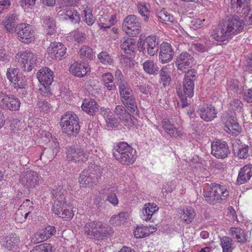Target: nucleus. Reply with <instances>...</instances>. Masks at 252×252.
Returning <instances> with one entry per match:
<instances>
[{"label": "nucleus", "instance_id": "6e6552de", "mask_svg": "<svg viewBox=\"0 0 252 252\" xmlns=\"http://www.w3.org/2000/svg\"><path fill=\"white\" fill-rule=\"evenodd\" d=\"M52 197L54 200L52 210L55 214H59L63 207L67 206L66 191L63 186L55 187L52 190Z\"/></svg>", "mask_w": 252, "mask_h": 252}, {"label": "nucleus", "instance_id": "0eeeda50", "mask_svg": "<svg viewBox=\"0 0 252 252\" xmlns=\"http://www.w3.org/2000/svg\"><path fill=\"white\" fill-rule=\"evenodd\" d=\"M120 95L125 108L135 110L137 109L133 93L128 83L118 85Z\"/></svg>", "mask_w": 252, "mask_h": 252}, {"label": "nucleus", "instance_id": "79ce46f5", "mask_svg": "<svg viewBox=\"0 0 252 252\" xmlns=\"http://www.w3.org/2000/svg\"><path fill=\"white\" fill-rule=\"evenodd\" d=\"M44 27L46 28L48 34H52L55 32L56 24L53 18L46 17L44 23Z\"/></svg>", "mask_w": 252, "mask_h": 252}, {"label": "nucleus", "instance_id": "774afa93", "mask_svg": "<svg viewBox=\"0 0 252 252\" xmlns=\"http://www.w3.org/2000/svg\"><path fill=\"white\" fill-rule=\"evenodd\" d=\"M46 240L42 232L36 233L32 237V241L34 243H39Z\"/></svg>", "mask_w": 252, "mask_h": 252}, {"label": "nucleus", "instance_id": "5701e85b", "mask_svg": "<svg viewBox=\"0 0 252 252\" xmlns=\"http://www.w3.org/2000/svg\"><path fill=\"white\" fill-rule=\"evenodd\" d=\"M17 23V16L15 14H11L7 16L2 21L6 32L13 33L17 30L16 23Z\"/></svg>", "mask_w": 252, "mask_h": 252}, {"label": "nucleus", "instance_id": "2f4dec72", "mask_svg": "<svg viewBox=\"0 0 252 252\" xmlns=\"http://www.w3.org/2000/svg\"><path fill=\"white\" fill-rule=\"evenodd\" d=\"M230 233L232 238L236 239L238 243L244 242L246 240L244 231L239 227H231Z\"/></svg>", "mask_w": 252, "mask_h": 252}, {"label": "nucleus", "instance_id": "9d476101", "mask_svg": "<svg viewBox=\"0 0 252 252\" xmlns=\"http://www.w3.org/2000/svg\"><path fill=\"white\" fill-rule=\"evenodd\" d=\"M210 189L214 193L213 197H207L208 203L214 204L220 200L225 199L229 195V191L226 187L222 185L217 183H211Z\"/></svg>", "mask_w": 252, "mask_h": 252}, {"label": "nucleus", "instance_id": "4be33fe9", "mask_svg": "<svg viewBox=\"0 0 252 252\" xmlns=\"http://www.w3.org/2000/svg\"><path fill=\"white\" fill-rule=\"evenodd\" d=\"M172 123L173 121L171 120L164 119L162 121V127L171 137L177 138L181 136L182 131L176 128Z\"/></svg>", "mask_w": 252, "mask_h": 252}, {"label": "nucleus", "instance_id": "7ed1b4c3", "mask_svg": "<svg viewBox=\"0 0 252 252\" xmlns=\"http://www.w3.org/2000/svg\"><path fill=\"white\" fill-rule=\"evenodd\" d=\"M60 126L68 136H76L79 132V118L72 111H67L62 117Z\"/></svg>", "mask_w": 252, "mask_h": 252}, {"label": "nucleus", "instance_id": "4c0bfd02", "mask_svg": "<svg viewBox=\"0 0 252 252\" xmlns=\"http://www.w3.org/2000/svg\"><path fill=\"white\" fill-rule=\"evenodd\" d=\"M104 117L105 119L107 126L110 127H114L117 126V119L116 115L112 111H105Z\"/></svg>", "mask_w": 252, "mask_h": 252}, {"label": "nucleus", "instance_id": "2eb2a0df", "mask_svg": "<svg viewBox=\"0 0 252 252\" xmlns=\"http://www.w3.org/2000/svg\"><path fill=\"white\" fill-rule=\"evenodd\" d=\"M195 63L194 59L187 52H184L181 54L177 57L175 62L178 69L183 72H186Z\"/></svg>", "mask_w": 252, "mask_h": 252}, {"label": "nucleus", "instance_id": "1a4fd4ad", "mask_svg": "<svg viewBox=\"0 0 252 252\" xmlns=\"http://www.w3.org/2000/svg\"><path fill=\"white\" fill-rule=\"evenodd\" d=\"M66 158L67 160L74 162H85L88 158V154L79 146H69L65 148Z\"/></svg>", "mask_w": 252, "mask_h": 252}, {"label": "nucleus", "instance_id": "c03bdc74", "mask_svg": "<svg viewBox=\"0 0 252 252\" xmlns=\"http://www.w3.org/2000/svg\"><path fill=\"white\" fill-rule=\"evenodd\" d=\"M98 107L99 106L96 101L89 98L84 99L81 105L82 110H84L85 109H89V110H98Z\"/></svg>", "mask_w": 252, "mask_h": 252}, {"label": "nucleus", "instance_id": "f03ea898", "mask_svg": "<svg viewBox=\"0 0 252 252\" xmlns=\"http://www.w3.org/2000/svg\"><path fill=\"white\" fill-rule=\"evenodd\" d=\"M136 151L126 142H121L114 146L113 155L115 158L123 164H132L135 160Z\"/></svg>", "mask_w": 252, "mask_h": 252}, {"label": "nucleus", "instance_id": "f257e3e1", "mask_svg": "<svg viewBox=\"0 0 252 252\" xmlns=\"http://www.w3.org/2000/svg\"><path fill=\"white\" fill-rule=\"evenodd\" d=\"M245 24L237 16L223 20L212 33L213 38L223 42L243 32Z\"/></svg>", "mask_w": 252, "mask_h": 252}, {"label": "nucleus", "instance_id": "6ab92c4d", "mask_svg": "<svg viewBox=\"0 0 252 252\" xmlns=\"http://www.w3.org/2000/svg\"><path fill=\"white\" fill-rule=\"evenodd\" d=\"M252 177V164H248L241 168L237 177L236 183L240 185L248 182Z\"/></svg>", "mask_w": 252, "mask_h": 252}, {"label": "nucleus", "instance_id": "473e14b6", "mask_svg": "<svg viewBox=\"0 0 252 252\" xmlns=\"http://www.w3.org/2000/svg\"><path fill=\"white\" fill-rule=\"evenodd\" d=\"M84 171H87L90 174L91 177L93 178L94 180H96L98 182L101 175V169L99 166L96 164H91L88 166L87 169L84 170Z\"/></svg>", "mask_w": 252, "mask_h": 252}, {"label": "nucleus", "instance_id": "8fccbe9b", "mask_svg": "<svg viewBox=\"0 0 252 252\" xmlns=\"http://www.w3.org/2000/svg\"><path fill=\"white\" fill-rule=\"evenodd\" d=\"M127 219V214L126 212L120 213L118 215L113 216L110 219L112 224L116 225L123 224Z\"/></svg>", "mask_w": 252, "mask_h": 252}, {"label": "nucleus", "instance_id": "338daca9", "mask_svg": "<svg viewBox=\"0 0 252 252\" xmlns=\"http://www.w3.org/2000/svg\"><path fill=\"white\" fill-rule=\"evenodd\" d=\"M0 61L4 63L9 61L8 52L3 46H0Z\"/></svg>", "mask_w": 252, "mask_h": 252}, {"label": "nucleus", "instance_id": "58836bf2", "mask_svg": "<svg viewBox=\"0 0 252 252\" xmlns=\"http://www.w3.org/2000/svg\"><path fill=\"white\" fill-rule=\"evenodd\" d=\"M14 88L25 89L28 85V79L21 73L16 77L14 82Z\"/></svg>", "mask_w": 252, "mask_h": 252}, {"label": "nucleus", "instance_id": "c756f323", "mask_svg": "<svg viewBox=\"0 0 252 252\" xmlns=\"http://www.w3.org/2000/svg\"><path fill=\"white\" fill-rule=\"evenodd\" d=\"M79 55L80 59L83 62H87L93 58V51L91 47L88 45H83L79 49Z\"/></svg>", "mask_w": 252, "mask_h": 252}, {"label": "nucleus", "instance_id": "aec40b11", "mask_svg": "<svg viewBox=\"0 0 252 252\" xmlns=\"http://www.w3.org/2000/svg\"><path fill=\"white\" fill-rule=\"evenodd\" d=\"M113 231L110 226L103 225L101 222L98 221L95 233L93 235V238L96 240L103 239L110 236Z\"/></svg>", "mask_w": 252, "mask_h": 252}, {"label": "nucleus", "instance_id": "864d4df0", "mask_svg": "<svg viewBox=\"0 0 252 252\" xmlns=\"http://www.w3.org/2000/svg\"><path fill=\"white\" fill-rule=\"evenodd\" d=\"M66 206H64L62 208V211L59 214H55L60 217L64 218L65 220H70L74 216L73 211L70 209H66Z\"/></svg>", "mask_w": 252, "mask_h": 252}, {"label": "nucleus", "instance_id": "f3484780", "mask_svg": "<svg viewBox=\"0 0 252 252\" xmlns=\"http://www.w3.org/2000/svg\"><path fill=\"white\" fill-rule=\"evenodd\" d=\"M37 78L40 83L46 89L53 81V72L48 67L41 68L37 74Z\"/></svg>", "mask_w": 252, "mask_h": 252}, {"label": "nucleus", "instance_id": "37998d69", "mask_svg": "<svg viewBox=\"0 0 252 252\" xmlns=\"http://www.w3.org/2000/svg\"><path fill=\"white\" fill-rule=\"evenodd\" d=\"M249 1L250 0H231L232 6L236 8L238 13L246 9L249 4Z\"/></svg>", "mask_w": 252, "mask_h": 252}, {"label": "nucleus", "instance_id": "13d9d810", "mask_svg": "<svg viewBox=\"0 0 252 252\" xmlns=\"http://www.w3.org/2000/svg\"><path fill=\"white\" fill-rule=\"evenodd\" d=\"M19 73L18 68H9L7 70L6 77L10 82L14 83Z\"/></svg>", "mask_w": 252, "mask_h": 252}, {"label": "nucleus", "instance_id": "4468645a", "mask_svg": "<svg viewBox=\"0 0 252 252\" xmlns=\"http://www.w3.org/2000/svg\"><path fill=\"white\" fill-rule=\"evenodd\" d=\"M49 55L53 59L61 60L66 54L65 46L61 42H51L47 49Z\"/></svg>", "mask_w": 252, "mask_h": 252}, {"label": "nucleus", "instance_id": "7c9ffc66", "mask_svg": "<svg viewBox=\"0 0 252 252\" xmlns=\"http://www.w3.org/2000/svg\"><path fill=\"white\" fill-rule=\"evenodd\" d=\"M224 130L228 134L237 135L241 131V128L237 121H232L227 123L224 126Z\"/></svg>", "mask_w": 252, "mask_h": 252}, {"label": "nucleus", "instance_id": "c85d7f7f", "mask_svg": "<svg viewBox=\"0 0 252 252\" xmlns=\"http://www.w3.org/2000/svg\"><path fill=\"white\" fill-rule=\"evenodd\" d=\"M248 150V146L245 144L239 145L238 142L233 144V151L239 158H247L249 156Z\"/></svg>", "mask_w": 252, "mask_h": 252}, {"label": "nucleus", "instance_id": "ddd939ff", "mask_svg": "<svg viewBox=\"0 0 252 252\" xmlns=\"http://www.w3.org/2000/svg\"><path fill=\"white\" fill-rule=\"evenodd\" d=\"M197 72L194 70H189L185 75L183 82V93L186 97H191L193 94L194 81L196 79Z\"/></svg>", "mask_w": 252, "mask_h": 252}, {"label": "nucleus", "instance_id": "bf43d9fd", "mask_svg": "<svg viewBox=\"0 0 252 252\" xmlns=\"http://www.w3.org/2000/svg\"><path fill=\"white\" fill-rule=\"evenodd\" d=\"M137 6L139 13L141 15L145 17L144 21H147L148 19H149V17L147 15V14L149 13V11L146 6V5L143 3H139Z\"/></svg>", "mask_w": 252, "mask_h": 252}, {"label": "nucleus", "instance_id": "f8f14e48", "mask_svg": "<svg viewBox=\"0 0 252 252\" xmlns=\"http://www.w3.org/2000/svg\"><path fill=\"white\" fill-rule=\"evenodd\" d=\"M16 32L19 39L22 42L29 43L34 39V32L32 26L29 24L22 23L17 25Z\"/></svg>", "mask_w": 252, "mask_h": 252}, {"label": "nucleus", "instance_id": "c9c22d12", "mask_svg": "<svg viewBox=\"0 0 252 252\" xmlns=\"http://www.w3.org/2000/svg\"><path fill=\"white\" fill-rule=\"evenodd\" d=\"M220 245L222 252H232L233 249V240L228 236H223L220 239Z\"/></svg>", "mask_w": 252, "mask_h": 252}, {"label": "nucleus", "instance_id": "a211bd4d", "mask_svg": "<svg viewBox=\"0 0 252 252\" xmlns=\"http://www.w3.org/2000/svg\"><path fill=\"white\" fill-rule=\"evenodd\" d=\"M159 59L162 63L170 62L173 57L174 52L170 44L162 43L160 46Z\"/></svg>", "mask_w": 252, "mask_h": 252}, {"label": "nucleus", "instance_id": "a18cd8bd", "mask_svg": "<svg viewBox=\"0 0 252 252\" xmlns=\"http://www.w3.org/2000/svg\"><path fill=\"white\" fill-rule=\"evenodd\" d=\"M121 47L124 50L126 53L130 54L131 52H133L134 49V42L133 39L130 38H128L122 41Z\"/></svg>", "mask_w": 252, "mask_h": 252}, {"label": "nucleus", "instance_id": "423d86ee", "mask_svg": "<svg viewBox=\"0 0 252 252\" xmlns=\"http://www.w3.org/2000/svg\"><path fill=\"white\" fill-rule=\"evenodd\" d=\"M17 66L27 72H30L36 66V58L33 53L29 51H23L16 54Z\"/></svg>", "mask_w": 252, "mask_h": 252}, {"label": "nucleus", "instance_id": "412c9836", "mask_svg": "<svg viewBox=\"0 0 252 252\" xmlns=\"http://www.w3.org/2000/svg\"><path fill=\"white\" fill-rule=\"evenodd\" d=\"M70 72L74 76L83 77L90 72V68L78 62L74 63L69 67Z\"/></svg>", "mask_w": 252, "mask_h": 252}, {"label": "nucleus", "instance_id": "de8ad7c7", "mask_svg": "<svg viewBox=\"0 0 252 252\" xmlns=\"http://www.w3.org/2000/svg\"><path fill=\"white\" fill-rule=\"evenodd\" d=\"M160 76L161 81L162 82L163 85L164 87L168 86L170 85L171 81V78L169 71H168L167 68H163L160 70Z\"/></svg>", "mask_w": 252, "mask_h": 252}, {"label": "nucleus", "instance_id": "cd10ccee", "mask_svg": "<svg viewBox=\"0 0 252 252\" xmlns=\"http://www.w3.org/2000/svg\"><path fill=\"white\" fill-rule=\"evenodd\" d=\"M79 182L80 184L87 188H92L97 182L87 171H83L80 175Z\"/></svg>", "mask_w": 252, "mask_h": 252}, {"label": "nucleus", "instance_id": "b1692460", "mask_svg": "<svg viewBox=\"0 0 252 252\" xmlns=\"http://www.w3.org/2000/svg\"><path fill=\"white\" fill-rule=\"evenodd\" d=\"M180 214V219L182 221L187 224L191 223L196 216V212L190 206L187 207L185 209H181Z\"/></svg>", "mask_w": 252, "mask_h": 252}, {"label": "nucleus", "instance_id": "5fc2aeb1", "mask_svg": "<svg viewBox=\"0 0 252 252\" xmlns=\"http://www.w3.org/2000/svg\"><path fill=\"white\" fill-rule=\"evenodd\" d=\"M120 119L126 122L128 125L133 124L134 123V118L128 111H121L119 114Z\"/></svg>", "mask_w": 252, "mask_h": 252}, {"label": "nucleus", "instance_id": "ea45409f", "mask_svg": "<svg viewBox=\"0 0 252 252\" xmlns=\"http://www.w3.org/2000/svg\"><path fill=\"white\" fill-rule=\"evenodd\" d=\"M98 221H90L86 223L84 227L85 234L91 238H93V235L95 233Z\"/></svg>", "mask_w": 252, "mask_h": 252}, {"label": "nucleus", "instance_id": "dca6fc26", "mask_svg": "<svg viewBox=\"0 0 252 252\" xmlns=\"http://www.w3.org/2000/svg\"><path fill=\"white\" fill-rule=\"evenodd\" d=\"M39 177L36 172L29 171L20 178V182L29 189L35 187L38 184Z\"/></svg>", "mask_w": 252, "mask_h": 252}, {"label": "nucleus", "instance_id": "09e8293b", "mask_svg": "<svg viewBox=\"0 0 252 252\" xmlns=\"http://www.w3.org/2000/svg\"><path fill=\"white\" fill-rule=\"evenodd\" d=\"M20 106V102L17 98L9 96V100L7 102L5 108L9 110H18Z\"/></svg>", "mask_w": 252, "mask_h": 252}, {"label": "nucleus", "instance_id": "bb28decb", "mask_svg": "<svg viewBox=\"0 0 252 252\" xmlns=\"http://www.w3.org/2000/svg\"><path fill=\"white\" fill-rule=\"evenodd\" d=\"M113 191H114V188L108 186L101 189L99 194H108L107 200L113 205L116 206L118 204L119 200L116 194L112 193Z\"/></svg>", "mask_w": 252, "mask_h": 252}, {"label": "nucleus", "instance_id": "72a5a7b5", "mask_svg": "<svg viewBox=\"0 0 252 252\" xmlns=\"http://www.w3.org/2000/svg\"><path fill=\"white\" fill-rule=\"evenodd\" d=\"M151 226H137L133 230V234L136 238H142L149 236L153 231H150Z\"/></svg>", "mask_w": 252, "mask_h": 252}, {"label": "nucleus", "instance_id": "e433bc0d", "mask_svg": "<svg viewBox=\"0 0 252 252\" xmlns=\"http://www.w3.org/2000/svg\"><path fill=\"white\" fill-rule=\"evenodd\" d=\"M64 18L66 20H69L73 23H79L80 21L79 14L75 10H67L64 13Z\"/></svg>", "mask_w": 252, "mask_h": 252}, {"label": "nucleus", "instance_id": "680f3d73", "mask_svg": "<svg viewBox=\"0 0 252 252\" xmlns=\"http://www.w3.org/2000/svg\"><path fill=\"white\" fill-rule=\"evenodd\" d=\"M222 121L224 123L225 125H227V123L229 122L231 123L232 121H237L236 114L234 112L230 111L229 113H226L222 118Z\"/></svg>", "mask_w": 252, "mask_h": 252}, {"label": "nucleus", "instance_id": "e2e57ef3", "mask_svg": "<svg viewBox=\"0 0 252 252\" xmlns=\"http://www.w3.org/2000/svg\"><path fill=\"white\" fill-rule=\"evenodd\" d=\"M9 100V96L5 92H0V108L6 109L5 108L7 102Z\"/></svg>", "mask_w": 252, "mask_h": 252}, {"label": "nucleus", "instance_id": "0e129e2a", "mask_svg": "<svg viewBox=\"0 0 252 252\" xmlns=\"http://www.w3.org/2000/svg\"><path fill=\"white\" fill-rule=\"evenodd\" d=\"M84 21L89 26H92L94 22L95 19L92 13L86 10H84Z\"/></svg>", "mask_w": 252, "mask_h": 252}, {"label": "nucleus", "instance_id": "a19ab883", "mask_svg": "<svg viewBox=\"0 0 252 252\" xmlns=\"http://www.w3.org/2000/svg\"><path fill=\"white\" fill-rule=\"evenodd\" d=\"M102 80L104 85L108 90H112L115 89L116 86L113 83V76L110 73H104L102 75Z\"/></svg>", "mask_w": 252, "mask_h": 252}, {"label": "nucleus", "instance_id": "6e6d98bb", "mask_svg": "<svg viewBox=\"0 0 252 252\" xmlns=\"http://www.w3.org/2000/svg\"><path fill=\"white\" fill-rule=\"evenodd\" d=\"M72 36L74 41L78 43H84L86 40L85 33L78 30L72 32Z\"/></svg>", "mask_w": 252, "mask_h": 252}, {"label": "nucleus", "instance_id": "603ef678", "mask_svg": "<svg viewBox=\"0 0 252 252\" xmlns=\"http://www.w3.org/2000/svg\"><path fill=\"white\" fill-rule=\"evenodd\" d=\"M201 119L205 121L209 122L213 120L217 117V113L216 111H196Z\"/></svg>", "mask_w": 252, "mask_h": 252}, {"label": "nucleus", "instance_id": "3c124183", "mask_svg": "<svg viewBox=\"0 0 252 252\" xmlns=\"http://www.w3.org/2000/svg\"><path fill=\"white\" fill-rule=\"evenodd\" d=\"M97 57L99 62L104 64H111L113 62V59L106 51L101 52Z\"/></svg>", "mask_w": 252, "mask_h": 252}, {"label": "nucleus", "instance_id": "49530a36", "mask_svg": "<svg viewBox=\"0 0 252 252\" xmlns=\"http://www.w3.org/2000/svg\"><path fill=\"white\" fill-rule=\"evenodd\" d=\"M158 16L160 21L166 24H169L172 23L174 20L172 15H171L168 12L165 10H160L158 14Z\"/></svg>", "mask_w": 252, "mask_h": 252}, {"label": "nucleus", "instance_id": "9b49d317", "mask_svg": "<svg viewBox=\"0 0 252 252\" xmlns=\"http://www.w3.org/2000/svg\"><path fill=\"white\" fill-rule=\"evenodd\" d=\"M230 151L227 143L217 140L211 144V154L217 158L224 159L228 157Z\"/></svg>", "mask_w": 252, "mask_h": 252}, {"label": "nucleus", "instance_id": "a878e982", "mask_svg": "<svg viewBox=\"0 0 252 252\" xmlns=\"http://www.w3.org/2000/svg\"><path fill=\"white\" fill-rule=\"evenodd\" d=\"M158 207L154 203H147L144 205L142 210L141 218L146 221L150 220L153 214L158 211Z\"/></svg>", "mask_w": 252, "mask_h": 252}, {"label": "nucleus", "instance_id": "393cba45", "mask_svg": "<svg viewBox=\"0 0 252 252\" xmlns=\"http://www.w3.org/2000/svg\"><path fill=\"white\" fill-rule=\"evenodd\" d=\"M19 242V239L16 234H11L5 237L1 246L4 251H9L14 249Z\"/></svg>", "mask_w": 252, "mask_h": 252}, {"label": "nucleus", "instance_id": "69168bd1", "mask_svg": "<svg viewBox=\"0 0 252 252\" xmlns=\"http://www.w3.org/2000/svg\"><path fill=\"white\" fill-rule=\"evenodd\" d=\"M229 109L231 110H236L243 108V103L239 99H234L229 104Z\"/></svg>", "mask_w": 252, "mask_h": 252}, {"label": "nucleus", "instance_id": "39448f33", "mask_svg": "<svg viewBox=\"0 0 252 252\" xmlns=\"http://www.w3.org/2000/svg\"><path fill=\"white\" fill-rule=\"evenodd\" d=\"M138 49L144 55L153 56L158 50V43L157 36L149 35L144 40L139 38L138 41Z\"/></svg>", "mask_w": 252, "mask_h": 252}, {"label": "nucleus", "instance_id": "4d7b16f0", "mask_svg": "<svg viewBox=\"0 0 252 252\" xmlns=\"http://www.w3.org/2000/svg\"><path fill=\"white\" fill-rule=\"evenodd\" d=\"M51 248L50 244L44 243L36 246L30 252H51Z\"/></svg>", "mask_w": 252, "mask_h": 252}, {"label": "nucleus", "instance_id": "f704fd0d", "mask_svg": "<svg viewBox=\"0 0 252 252\" xmlns=\"http://www.w3.org/2000/svg\"><path fill=\"white\" fill-rule=\"evenodd\" d=\"M144 70L149 74H157L158 67L152 60H147L143 64Z\"/></svg>", "mask_w": 252, "mask_h": 252}, {"label": "nucleus", "instance_id": "052dcab7", "mask_svg": "<svg viewBox=\"0 0 252 252\" xmlns=\"http://www.w3.org/2000/svg\"><path fill=\"white\" fill-rule=\"evenodd\" d=\"M42 232L45 239L47 240L55 234L56 230L55 227L53 226H48L42 230Z\"/></svg>", "mask_w": 252, "mask_h": 252}, {"label": "nucleus", "instance_id": "20e7f679", "mask_svg": "<svg viewBox=\"0 0 252 252\" xmlns=\"http://www.w3.org/2000/svg\"><path fill=\"white\" fill-rule=\"evenodd\" d=\"M122 29L128 36L135 37L141 32L140 19L134 15L126 16L122 23Z\"/></svg>", "mask_w": 252, "mask_h": 252}]
</instances>
